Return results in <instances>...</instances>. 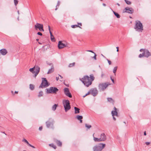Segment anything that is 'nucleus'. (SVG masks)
<instances>
[{
    "mask_svg": "<svg viewBox=\"0 0 151 151\" xmlns=\"http://www.w3.org/2000/svg\"><path fill=\"white\" fill-rule=\"evenodd\" d=\"M83 116L80 115H77L76 116V118L78 120H80V122L82 123V119H83Z\"/></svg>",
    "mask_w": 151,
    "mask_h": 151,
    "instance_id": "obj_23",
    "label": "nucleus"
},
{
    "mask_svg": "<svg viewBox=\"0 0 151 151\" xmlns=\"http://www.w3.org/2000/svg\"><path fill=\"white\" fill-rule=\"evenodd\" d=\"M46 92L47 93H54L56 94L57 92L59 90L56 87H51L49 88H46Z\"/></svg>",
    "mask_w": 151,
    "mask_h": 151,
    "instance_id": "obj_6",
    "label": "nucleus"
},
{
    "mask_svg": "<svg viewBox=\"0 0 151 151\" xmlns=\"http://www.w3.org/2000/svg\"><path fill=\"white\" fill-rule=\"evenodd\" d=\"M87 51H88V52H91L94 54L95 53L94 52H93V51H92L91 50H87Z\"/></svg>",
    "mask_w": 151,
    "mask_h": 151,
    "instance_id": "obj_50",
    "label": "nucleus"
},
{
    "mask_svg": "<svg viewBox=\"0 0 151 151\" xmlns=\"http://www.w3.org/2000/svg\"><path fill=\"white\" fill-rule=\"evenodd\" d=\"M7 52V51L5 49L3 48L0 50V53L3 55H5Z\"/></svg>",
    "mask_w": 151,
    "mask_h": 151,
    "instance_id": "obj_16",
    "label": "nucleus"
},
{
    "mask_svg": "<svg viewBox=\"0 0 151 151\" xmlns=\"http://www.w3.org/2000/svg\"><path fill=\"white\" fill-rule=\"evenodd\" d=\"M80 80L86 87H88L91 84V81H90V79L88 76H84Z\"/></svg>",
    "mask_w": 151,
    "mask_h": 151,
    "instance_id": "obj_1",
    "label": "nucleus"
},
{
    "mask_svg": "<svg viewBox=\"0 0 151 151\" xmlns=\"http://www.w3.org/2000/svg\"><path fill=\"white\" fill-rule=\"evenodd\" d=\"M116 48L117 49V50H116V51L117 52H118L119 51V47H116Z\"/></svg>",
    "mask_w": 151,
    "mask_h": 151,
    "instance_id": "obj_54",
    "label": "nucleus"
},
{
    "mask_svg": "<svg viewBox=\"0 0 151 151\" xmlns=\"http://www.w3.org/2000/svg\"><path fill=\"white\" fill-rule=\"evenodd\" d=\"M101 142L105 141L106 139V137L104 133H102L100 135V138Z\"/></svg>",
    "mask_w": 151,
    "mask_h": 151,
    "instance_id": "obj_15",
    "label": "nucleus"
},
{
    "mask_svg": "<svg viewBox=\"0 0 151 151\" xmlns=\"http://www.w3.org/2000/svg\"><path fill=\"white\" fill-rule=\"evenodd\" d=\"M105 144L100 143L98 145H95L93 147V151H101L105 147Z\"/></svg>",
    "mask_w": 151,
    "mask_h": 151,
    "instance_id": "obj_3",
    "label": "nucleus"
},
{
    "mask_svg": "<svg viewBox=\"0 0 151 151\" xmlns=\"http://www.w3.org/2000/svg\"><path fill=\"white\" fill-rule=\"evenodd\" d=\"M54 141L58 146L61 147L62 146V143L60 140L56 139H54Z\"/></svg>",
    "mask_w": 151,
    "mask_h": 151,
    "instance_id": "obj_21",
    "label": "nucleus"
},
{
    "mask_svg": "<svg viewBox=\"0 0 151 151\" xmlns=\"http://www.w3.org/2000/svg\"><path fill=\"white\" fill-rule=\"evenodd\" d=\"M90 93H91V91H90V90L89 91H88V93H87L84 96H83V97H85V96H87V95L90 94Z\"/></svg>",
    "mask_w": 151,
    "mask_h": 151,
    "instance_id": "obj_42",
    "label": "nucleus"
},
{
    "mask_svg": "<svg viewBox=\"0 0 151 151\" xmlns=\"http://www.w3.org/2000/svg\"><path fill=\"white\" fill-rule=\"evenodd\" d=\"M35 27L36 30L38 29L40 31H44L43 25L42 24L37 23L35 25Z\"/></svg>",
    "mask_w": 151,
    "mask_h": 151,
    "instance_id": "obj_9",
    "label": "nucleus"
},
{
    "mask_svg": "<svg viewBox=\"0 0 151 151\" xmlns=\"http://www.w3.org/2000/svg\"><path fill=\"white\" fill-rule=\"evenodd\" d=\"M60 1H58L57 5L56 6V8L55 9V10H56L57 9V6H59L60 4Z\"/></svg>",
    "mask_w": 151,
    "mask_h": 151,
    "instance_id": "obj_40",
    "label": "nucleus"
},
{
    "mask_svg": "<svg viewBox=\"0 0 151 151\" xmlns=\"http://www.w3.org/2000/svg\"><path fill=\"white\" fill-rule=\"evenodd\" d=\"M104 76V73H103V71H102L101 72V77L102 78H103V76Z\"/></svg>",
    "mask_w": 151,
    "mask_h": 151,
    "instance_id": "obj_45",
    "label": "nucleus"
},
{
    "mask_svg": "<svg viewBox=\"0 0 151 151\" xmlns=\"http://www.w3.org/2000/svg\"><path fill=\"white\" fill-rule=\"evenodd\" d=\"M63 104L65 108V112H67L71 108L69 101L68 100H64L63 101Z\"/></svg>",
    "mask_w": 151,
    "mask_h": 151,
    "instance_id": "obj_5",
    "label": "nucleus"
},
{
    "mask_svg": "<svg viewBox=\"0 0 151 151\" xmlns=\"http://www.w3.org/2000/svg\"><path fill=\"white\" fill-rule=\"evenodd\" d=\"M49 146L53 147L55 149L56 148V146L54 145L53 143L49 144Z\"/></svg>",
    "mask_w": 151,
    "mask_h": 151,
    "instance_id": "obj_31",
    "label": "nucleus"
},
{
    "mask_svg": "<svg viewBox=\"0 0 151 151\" xmlns=\"http://www.w3.org/2000/svg\"><path fill=\"white\" fill-rule=\"evenodd\" d=\"M114 111H111V114L112 116H114L115 115L116 116H118V113L117 111H116V108L114 107Z\"/></svg>",
    "mask_w": 151,
    "mask_h": 151,
    "instance_id": "obj_20",
    "label": "nucleus"
},
{
    "mask_svg": "<svg viewBox=\"0 0 151 151\" xmlns=\"http://www.w3.org/2000/svg\"><path fill=\"white\" fill-rule=\"evenodd\" d=\"M59 76H60V81H63V80H62L63 78V77L61 75H59Z\"/></svg>",
    "mask_w": 151,
    "mask_h": 151,
    "instance_id": "obj_48",
    "label": "nucleus"
},
{
    "mask_svg": "<svg viewBox=\"0 0 151 151\" xmlns=\"http://www.w3.org/2000/svg\"><path fill=\"white\" fill-rule=\"evenodd\" d=\"M54 120L52 118H50L46 122V126L47 128H51L53 129L54 128L53 124L54 123Z\"/></svg>",
    "mask_w": 151,
    "mask_h": 151,
    "instance_id": "obj_4",
    "label": "nucleus"
},
{
    "mask_svg": "<svg viewBox=\"0 0 151 151\" xmlns=\"http://www.w3.org/2000/svg\"><path fill=\"white\" fill-rule=\"evenodd\" d=\"M22 142H24L26 143L27 145L29 144V142L25 139L23 138L22 140Z\"/></svg>",
    "mask_w": 151,
    "mask_h": 151,
    "instance_id": "obj_39",
    "label": "nucleus"
},
{
    "mask_svg": "<svg viewBox=\"0 0 151 151\" xmlns=\"http://www.w3.org/2000/svg\"><path fill=\"white\" fill-rule=\"evenodd\" d=\"M35 77L39 73L40 71V68L38 66H35Z\"/></svg>",
    "mask_w": 151,
    "mask_h": 151,
    "instance_id": "obj_12",
    "label": "nucleus"
},
{
    "mask_svg": "<svg viewBox=\"0 0 151 151\" xmlns=\"http://www.w3.org/2000/svg\"><path fill=\"white\" fill-rule=\"evenodd\" d=\"M37 34L40 36L42 35V34L40 32H38L37 33Z\"/></svg>",
    "mask_w": 151,
    "mask_h": 151,
    "instance_id": "obj_46",
    "label": "nucleus"
},
{
    "mask_svg": "<svg viewBox=\"0 0 151 151\" xmlns=\"http://www.w3.org/2000/svg\"><path fill=\"white\" fill-rule=\"evenodd\" d=\"M109 85V83L108 84L106 83H100L99 85V89L103 91Z\"/></svg>",
    "mask_w": 151,
    "mask_h": 151,
    "instance_id": "obj_8",
    "label": "nucleus"
},
{
    "mask_svg": "<svg viewBox=\"0 0 151 151\" xmlns=\"http://www.w3.org/2000/svg\"><path fill=\"white\" fill-rule=\"evenodd\" d=\"M35 88L34 86L32 84H30L29 85V88L31 90H33Z\"/></svg>",
    "mask_w": 151,
    "mask_h": 151,
    "instance_id": "obj_30",
    "label": "nucleus"
},
{
    "mask_svg": "<svg viewBox=\"0 0 151 151\" xmlns=\"http://www.w3.org/2000/svg\"><path fill=\"white\" fill-rule=\"evenodd\" d=\"M93 140L95 142H101L100 139V138H97L95 137H94V134H93Z\"/></svg>",
    "mask_w": 151,
    "mask_h": 151,
    "instance_id": "obj_25",
    "label": "nucleus"
},
{
    "mask_svg": "<svg viewBox=\"0 0 151 151\" xmlns=\"http://www.w3.org/2000/svg\"><path fill=\"white\" fill-rule=\"evenodd\" d=\"M54 69L53 65H52L51 67V68L48 70L47 73L48 74H50L53 72L54 71Z\"/></svg>",
    "mask_w": 151,
    "mask_h": 151,
    "instance_id": "obj_22",
    "label": "nucleus"
},
{
    "mask_svg": "<svg viewBox=\"0 0 151 151\" xmlns=\"http://www.w3.org/2000/svg\"><path fill=\"white\" fill-rule=\"evenodd\" d=\"M117 68V66H116L114 68L113 70V72L114 73V75L115 76L116 75L115 73L116 72Z\"/></svg>",
    "mask_w": 151,
    "mask_h": 151,
    "instance_id": "obj_34",
    "label": "nucleus"
},
{
    "mask_svg": "<svg viewBox=\"0 0 151 151\" xmlns=\"http://www.w3.org/2000/svg\"><path fill=\"white\" fill-rule=\"evenodd\" d=\"M75 109V114L79 113L80 112V109L77 108V107H74Z\"/></svg>",
    "mask_w": 151,
    "mask_h": 151,
    "instance_id": "obj_26",
    "label": "nucleus"
},
{
    "mask_svg": "<svg viewBox=\"0 0 151 151\" xmlns=\"http://www.w3.org/2000/svg\"><path fill=\"white\" fill-rule=\"evenodd\" d=\"M145 144L147 145H148L150 144V142H145Z\"/></svg>",
    "mask_w": 151,
    "mask_h": 151,
    "instance_id": "obj_51",
    "label": "nucleus"
},
{
    "mask_svg": "<svg viewBox=\"0 0 151 151\" xmlns=\"http://www.w3.org/2000/svg\"><path fill=\"white\" fill-rule=\"evenodd\" d=\"M145 49H141L140 50V52H143L142 53V54H140L139 55V58H142L143 57H145Z\"/></svg>",
    "mask_w": 151,
    "mask_h": 151,
    "instance_id": "obj_17",
    "label": "nucleus"
},
{
    "mask_svg": "<svg viewBox=\"0 0 151 151\" xmlns=\"http://www.w3.org/2000/svg\"><path fill=\"white\" fill-rule=\"evenodd\" d=\"M42 127H40L39 128V130L40 131L42 129Z\"/></svg>",
    "mask_w": 151,
    "mask_h": 151,
    "instance_id": "obj_52",
    "label": "nucleus"
},
{
    "mask_svg": "<svg viewBox=\"0 0 151 151\" xmlns=\"http://www.w3.org/2000/svg\"><path fill=\"white\" fill-rule=\"evenodd\" d=\"M71 27L73 28H76L77 27H79L81 28V27H80L78 25H76V24L72 25H71Z\"/></svg>",
    "mask_w": 151,
    "mask_h": 151,
    "instance_id": "obj_36",
    "label": "nucleus"
},
{
    "mask_svg": "<svg viewBox=\"0 0 151 151\" xmlns=\"http://www.w3.org/2000/svg\"><path fill=\"white\" fill-rule=\"evenodd\" d=\"M75 63H70L68 67H70V68L72 67L73 66L75 65Z\"/></svg>",
    "mask_w": 151,
    "mask_h": 151,
    "instance_id": "obj_35",
    "label": "nucleus"
},
{
    "mask_svg": "<svg viewBox=\"0 0 151 151\" xmlns=\"http://www.w3.org/2000/svg\"><path fill=\"white\" fill-rule=\"evenodd\" d=\"M2 133H4V134L6 135V134L5 133V132H1Z\"/></svg>",
    "mask_w": 151,
    "mask_h": 151,
    "instance_id": "obj_61",
    "label": "nucleus"
},
{
    "mask_svg": "<svg viewBox=\"0 0 151 151\" xmlns=\"http://www.w3.org/2000/svg\"><path fill=\"white\" fill-rule=\"evenodd\" d=\"M78 24H80L81 26L82 25V24L81 23H78Z\"/></svg>",
    "mask_w": 151,
    "mask_h": 151,
    "instance_id": "obj_58",
    "label": "nucleus"
},
{
    "mask_svg": "<svg viewBox=\"0 0 151 151\" xmlns=\"http://www.w3.org/2000/svg\"><path fill=\"white\" fill-rule=\"evenodd\" d=\"M134 28L136 31L140 32H142L143 29L142 23L139 20L136 21V24Z\"/></svg>",
    "mask_w": 151,
    "mask_h": 151,
    "instance_id": "obj_2",
    "label": "nucleus"
},
{
    "mask_svg": "<svg viewBox=\"0 0 151 151\" xmlns=\"http://www.w3.org/2000/svg\"><path fill=\"white\" fill-rule=\"evenodd\" d=\"M18 93V91H15L14 92V93Z\"/></svg>",
    "mask_w": 151,
    "mask_h": 151,
    "instance_id": "obj_59",
    "label": "nucleus"
},
{
    "mask_svg": "<svg viewBox=\"0 0 151 151\" xmlns=\"http://www.w3.org/2000/svg\"><path fill=\"white\" fill-rule=\"evenodd\" d=\"M126 10L124 12H127L129 14H132L134 12V10L132 8L126 7L125 8Z\"/></svg>",
    "mask_w": 151,
    "mask_h": 151,
    "instance_id": "obj_13",
    "label": "nucleus"
},
{
    "mask_svg": "<svg viewBox=\"0 0 151 151\" xmlns=\"http://www.w3.org/2000/svg\"><path fill=\"white\" fill-rule=\"evenodd\" d=\"M59 79V78L58 77H56V80L57 81Z\"/></svg>",
    "mask_w": 151,
    "mask_h": 151,
    "instance_id": "obj_56",
    "label": "nucleus"
},
{
    "mask_svg": "<svg viewBox=\"0 0 151 151\" xmlns=\"http://www.w3.org/2000/svg\"><path fill=\"white\" fill-rule=\"evenodd\" d=\"M150 56H151V53L149 52L148 50L145 49V57L147 58Z\"/></svg>",
    "mask_w": 151,
    "mask_h": 151,
    "instance_id": "obj_19",
    "label": "nucleus"
},
{
    "mask_svg": "<svg viewBox=\"0 0 151 151\" xmlns=\"http://www.w3.org/2000/svg\"><path fill=\"white\" fill-rule=\"evenodd\" d=\"M58 106V104H55L52 107V110L54 111H55L56 110Z\"/></svg>",
    "mask_w": 151,
    "mask_h": 151,
    "instance_id": "obj_28",
    "label": "nucleus"
},
{
    "mask_svg": "<svg viewBox=\"0 0 151 151\" xmlns=\"http://www.w3.org/2000/svg\"><path fill=\"white\" fill-rule=\"evenodd\" d=\"M107 60L109 64V65H111V61L110 60H108V59H107Z\"/></svg>",
    "mask_w": 151,
    "mask_h": 151,
    "instance_id": "obj_47",
    "label": "nucleus"
},
{
    "mask_svg": "<svg viewBox=\"0 0 151 151\" xmlns=\"http://www.w3.org/2000/svg\"><path fill=\"white\" fill-rule=\"evenodd\" d=\"M65 85L66 86H68V87L69 86V85L68 84H66L65 83H64Z\"/></svg>",
    "mask_w": 151,
    "mask_h": 151,
    "instance_id": "obj_60",
    "label": "nucleus"
},
{
    "mask_svg": "<svg viewBox=\"0 0 151 151\" xmlns=\"http://www.w3.org/2000/svg\"><path fill=\"white\" fill-rule=\"evenodd\" d=\"M35 66L32 68H30L29 69V71L32 72V73H35V71H34V69H35Z\"/></svg>",
    "mask_w": 151,
    "mask_h": 151,
    "instance_id": "obj_32",
    "label": "nucleus"
},
{
    "mask_svg": "<svg viewBox=\"0 0 151 151\" xmlns=\"http://www.w3.org/2000/svg\"><path fill=\"white\" fill-rule=\"evenodd\" d=\"M108 101L109 102L113 101V100L111 98H107Z\"/></svg>",
    "mask_w": 151,
    "mask_h": 151,
    "instance_id": "obj_38",
    "label": "nucleus"
},
{
    "mask_svg": "<svg viewBox=\"0 0 151 151\" xmlns=\"http://www.w3.org/2000/svg\"><path fill=\"white\" fill-rule=\"evenodd\" d=\"M48 28L50 35L51 40L52 41L55 42V40L53 35H52V33L50 31V27L49 26H48Z\"/></svg>",
    "mask_w": 151,
    "mask_h": 151,
    "instance_id": "obj_18",
    "label": "nucleus"
},
{
    "mask_svg": "<svg viewBox=\"0 0 151 151\" xmlns=\"http://www.w3.org/2000/svg\"><path fill=\"white\" fill-rule=\"evenodd\" d=\"M27 145H29V146L30 147H32V148H35V147H34V146L30 144L29 143V144Z\"/></svg>",
    "mask_w": 151,
    "mask_h": 151,
    "instance_id": "obj_43",
    "label": "nucleus"
},
{
    "mask_svg": "<svg viewBox=\"0 0 151 151\" xmlns=\"http://www.w3.org/2000/svg\"><path fill=\"white\" fill-rule=\"evenodd\" d=\"M144 135H145V136L146 135V133L145 132H144Z\"/></svg>",
    "mask_w": 151,
    "mask_h": 151,
    "instance_id": "obj_57",
    "label": "nucleus"
},
{
    "mask_svg": "<svg viewBox=\"0 0 151 151\" xmlns=\"http://www.w3.org/2000/svg\"><path fill=\"white\" fill-rule=\"evenodd\" d=\"M64 93L69 98H71L72 96L70 93L69 89L68 88H65L64 89Z\"/></svg>",
    "mask_w": 151,
    "mask_h": 151,
    "instance_id": "obj_10",
    "label": "nucleus"
},
{
    "mask_svg": "<svg viewBox=\"0 0 151 151\" xmlns=\"http://www.w3.org/2000/svg\"><path fill=\"white\" fill-rule=\"evenodd\" d=\"M85 127L87 128V130H88V129H89L92 127V126L91 125L88 124H85Z\"/></svg>",
    "mask_w": 151,
    "mask_h": 151,
    "instance_id": "obj_29",
    "label": "nucleus"
},
{
    "mask_svg": "<svg viewBox=\"0 0 151 151\" xmlns=\"http://www.w3.org/2000/svg\"><path fill=\"white\" fill-rule=\"evenodd\" d=\"M102 56L104 58H106V57H105L103 54H101Z\"/></svg>",
    "mask_w": 151,
    "mask_h": 151,
    "instance_id": "obj_63",
    "label": "nucleus"
},
{
    "mask_svg": "<svg viewBox=\"0 0 151 151\" xmlns=\"http://www.w3.org/2000/svg\"><path fill=\"white\" fill-rule=\"evenodd\" d=\"M113 119H114V120L115 121L116 120V119L115 118L114 116H113Z\"/></svg>",
    "mask_w": 151,
    "mask_h": 151,
    "instance_id": "obj_55",
    "label": "nucleus"
},
{
    "mask_svg": "<svg viewBox=\"0 0 151 151\" xmlns=\"http://www.w3.org/2000/svg\"><path fill=\"white\" fill-rule=\"evenodd\" d=\"M91 94L94 96H96L98 94V91L96 88H93L90 90Z\"/></svg>",
    "mask_w": 151,
    "mask_h": 151,
    "instance_id": "obj_11",
    "label": "nucleus"
},
{
    "mask_svg": "<svg viewBox=\"0 0 151 151\" xmlns=\"http://www.w3.org/2000/svg\"><path fill=\"white\" fill-rule=\"evenodd\" d=\"M110 79H111V81H112V82H113V83H114V80L112 78V77L111 76L110 77Z\"/></svg>",
    "mask_w": 151,
    "mask_h": 151,
    "instance_id": "obj_49",
    "label": "nucleus"
},
{
    "mask_svg": "<svg viewBox=\"0 0 151 151\" xmlns=\"http://www.w3.org/2000/svg\"><path fill=\"white\" fill-rule=\"evenodd\" d=\"M111 10L112 11L113 13H114V15L115 16L118 18H119L120 17V16L119 15V14H118V13L115 12L112 9H111Z\"/></svg>",
    "mask_w": 151,
    "mask_h": 151,
    "instance_id": "obj_24",
    "label": "nucleus"
},
{
    "mask_svg": "<svg viewBox=\"0 0 151 151\" xmlns=\"http://www.w3.org/2000/svg\"><path fill=\"white\" fill-rule=\"evenodd\" d=\"M43 95V92L42 91H41L39 92L38 95V97H40L41 96H42Z\"/></svg>",
    "mask_w": 151,
    "mask_h": 151,
    "instance_id": "obj_33",
    "label": "nucleus"
},
{
    "mask_svg": "<svg viewBox=\"0 0 151 151\" xmlns=\"http://www.w3.org/2000/svg\"><path fill=\"white\" fill-rule=\"evenodd\" d=\"M124 1L127 4L129 5L131 4V2L129 1H128L127 0H124Z\"/></svg>",
    "mask_w": 151,
    "mask_h": 151,
    "instance_id": "obj_37",
    "label": "nucleus"
},
{
    "mask_svg": "<svg viewBox=\"0 0 151 151\" xmlns=\"http://www.w3.org/2000/svg\"><path fill=\"white\" fill-rule=\"evenodd\" d=\"M94 54V55L93 57V58L95 60H96V55L95 53Z\"/></svg>",
    "mask_w": 151,
    "mask_h": 151,
    "instance_id": "obj_44",
    "label": "nucleus"
},
{
    "mask_svg": "<svg viewBox=\"0 0 151 151\" xmlns=\"http://www.w3.org/2000/svg\"><path fill=\"white\" fill-rule=\"evenodd\" d=\"M11 93L12 94H14L13 93V91H11Z\"/></svg>",
    "mask_w": 151,
    "mask_h": 151,
    "instance_id": "obj_64",
    "label": "nucleus"
},
{
    "mask_svg": "<svg viewBox=\"0 0 151 151\" xmlns=\"http://www.w3.org/2000/svg\"><path fill=\"white\" fill-rule=\"evenodd\" d=\"M42 83L40 86L39 88H43L44 87H46L48 86L49 84L48 83L46 79V78H42Z\"/></svg>",
    "mask_w": 151,
    "mask_h": 151,
    "instance_id": "obj_7",
    "label": "nucleus"
},
{
    "mask_svg": "<svg viewBox=\"0 0 151 151\" xmlns=\"http://www.w3.org/2000/svg\"><path fill=\"white\" fill-rule=\"evenodd\" d=\"M48 64L49 65L51 66L52 65H53L51 63H48Z\"/></svg>",
    "mask_w": 151,
    "mask_h": 151,
    "instance_id": "obj_53",
    "label": "nucleus"
},
{
    "mask_svg": "<svg viewBox=\"0 0 151 151\" xmlns=\"http://www.w3.org/2000/svg\"><path fill=\"white\" fill-rule=\"evenodd\" d=\"M58 48L59 49H61L66 47V45L62 43L61 41H59L58 45Z\"/></svg>",
    "mask_w": 151,
    "mask_h": 151,
    "instance_id": "obj_14",
    "label": "nucleus"
},
{
    "mask_svg": "<svg viewBox=\"0 0 151 151\" xmlns=\"http://www.w3.org/2000/svg\"><path fill=\"white\" fill-rule=\"evenodd\" d=\"M14 5L16 6L18 3V0H14Z\"/></svg>",
    "mask_w": 151,
    "mask_h": 151,
    "instance_id": "obj_41",
    "label": "nucleus"
},
{
    "mask_svg": "<svg viewBox=\"0 0 151 151\" xmlns=\"http://www.w3.org/2000/svg\"><path fill=\"white\" fill-rule=\"evenodd\" d=\"M103 5L104 6H106V4L104 3L103 4Z\"/></svg>",
    "mask_w": 151,
    "mask_h": 151,
    "instance_id": "obj_62",
    "label": "nucleus"
},
{
    "mask_svg": "<svg viewBox=\"0 0 151 151\" xmlns=\"http://www.w3.org/2000/svg\"><path fill=\"white\" fill-rule=\"evenodd\" d=\"M89 78L90 79V81H91V83L92 81H93L94 79V77L93 75V74H92L90 76Z\"/></svg>",
    "mask_w": 151,
    "mask_h": 151,
    "instance_id": "obj_27",
    "label": "nucleus"
}]
</instances>
